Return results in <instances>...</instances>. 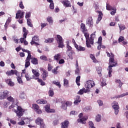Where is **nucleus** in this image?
<instances>
[{
	"mask_svg": "<svg viewBox=\"0 0 128 128\" xmlns=\"http://www.w3.org/2000/svg\"><path fill=\"white\" fill-rule=\"evenodd\" d=\"M107 54V56H108L110 58L109 59V66L108 68V76L110 78L112 76V68L114 66H116L117 64L116 62H114V55L111 52L110 54L108 52H106Z\"/></svg>",
	"mask_w": 128,
	"mask_h": 128,
	"instance_id": "nucleus-1",
	"label": "nucleus"
},
{
	"mask_svg": "<svg viewBox=\"0 0 128 128\" xmlns=\"http://www.w3.org/2000/svg\"><path fill=\"white\" fill-rule=\"evenodd\" d=\"M96 86V84L94 80H88V81H86V84H85L86 90L84 91V93L86 94V92H90V88L93 86Z\"/></svg>",
	"mask_w": 128,
	"mask_h": 128,
	"instance_id": "nucleus-2",
	"label": "nucleus"
},
{
	"mask_svg": "<svg viewBox=\"0 0 128 128\" xmlns=\"http://www.w3.org/2000/svg\"><path fill=\"white\" fill-rule=\"evenodd\" d=\"M57 44H58V48H64V41L62 40V37L60 35H56V37Z\"/></svg>",
	"mask_w": 128,
	"mask_h": 128,
	"instance_id": "nucleus-3",
	"label": "nucleus"
},
{
	"mask_svg": "<svg viewBox=\"0 0 128 128\" xmlns=\"http://www.w3.org/2000/svg\"><path fill=\"white\" fill-rule=\"evenodd\" d=\"M14 111L16 112L17 116H18V118H20L24 116L25 110L24 109H23L20 106H18L17 107V110L14 109Z\"/></svg>",
	"mask_w": 128,
	"mask_h": 128,
	"instance_id": "nucleus-4",
	"label": "nucleus"
},
{
	"mask_svg": "<svg viewBox=\"0 0 128 128\" xmlns=\"http://www.w3.org/2000/svg\"><path fill=\"white\" fill-rule=\"evenodd\" d=\"M8 94L10 92L6 90H4L3 92H0V100H2L6 98L8 96Z\"/></svg>",
	"mask_w": 128,
	"mask_h": 128,
	"instance_id": "nucleus-5",
	"label": "nucleus"
},
{
	"mask_svg": "<svg viewBox=\"0 0 128 128\" xmlns=\"http://www.w3.org/2000/svg\"><path fill=\"white\" fill-rule=\"evenodd\" d=\"M32 72L34 74L33 76H32V78L33 80H38V76H40V72H38L36 70L32 69Z\"/></svg>",
	"mask_w": 128,
	"mask_h": 128,
	"instance_id": "nucleus-6",
	"label": "nucleus"
},
{
	"mask_svg": "<svg viewBox=\"0 0 128 128\" xmlns=\"http://www.w3.org/2000/svg\"><path fill=\"white\" fill-rule=\"evenodd\" d=\"M86 25L90 26V28H92L94 26V20L92 17H88L86 20Z\"/></svg>",
	"mask_w": 128,
	"mask_h": 128,
	"instance_id": "nucleus-7",
	"label": "nucleus"
},
{
	"mask_svg": "<svg viewBox=\"0 0 128 128\" xmlns=\"http://www.w3.org/2000/svg\"><path fill=\"white\" fill-rule=\"evenodd\" d=\"M60 2H62L63 6L66 8H70L72 6L70 2L68 0H60Z\"/></svg>",
	"mask_w": 128,
	"mask_h": 128,
	"instance_id": "nucleus-8",
	"label": "nucleus"
},
{
	"mask_svg": "<svg viewBox=\"0 0 128 128\" xmlns=\"http://www.w3.org/2000/svg\"><path fill=\"white\" fill-rule=\"evenodd\" d=\"M38 42V36H34V38H32V41L30 42L32 46V44H36V46H40L38 42Z\"/></svg>",
	"mask_w": 128,
	"mask_h": 128,
	"instance_id": "nucleus-9",
	"label": "nucleus"
},
{
	"mask_svg": "<svg viewBox=\"0 0 128 128\" xmlns=\"http://www.w3.org/2000/svg\"><path fill=\"white\" fill-rule=\"evenodd\" d=\"M66 48H68L66 50V54H68V56L70 58V56H72V48L70 46V44H66Z\"/></svg>",
	"mask_w": 128,
	"mask_h": 128,
	"instance_id": "nucleus-10",
	"label": "nucleus"
},
{
	"mask_svg": "<svg viewBox=\"0 0 128 128\" xmlns=\"http://www.w3.org/2000/svg\"><path fill=\"white\" fill-rule=\"evenodd\" d=\"M18 72L16 70H10V71L6 72V74L8 76H14V74H16V76H18Z\"/></svg>",
	"mask_w": 128,
	"mask_h": 128,
	"instance_id": "nucleus-11",
	"label": "nucleus"
},
{
	"mask_svg": "<svg viewBox=\"0 0 128 128\" xmlns=\"http://www.w3.org/2000/svg\"><path fill=\"white\" fill-rule=\"evenodd\" d=\"M70 122L68 120H65L61 123V128H68Z\"/></svg>",
	"mask_w": 128,
	"mask_h": 128,
	"instance_id": "nucleus-12",
	"label": "nucleus"
},
{
	"mask_svg": "<svg viewBox=\"0 0 128 128\" xmlns=\"http://www.w3.org/2000/svg\"><path fill=\"white\" fill-rule=\"evenodd\" d=\"M24 16V12H22L20 10H18L16 14V18H23Z\"/></svg>",
	"mask_w": 128,
	"mask_h": 128,
	"instance_id": "nucleus-13",
	"label": "nucleus"
},
{
	"mask_svg": "<svg viewBox=\"0 0 128 128\" xmlns=\"http://www.w3.org/2000/svg\"><path fill=\"white\" fill-rule=\"evenodd\" d=\"M45 110L46 112H56V110L50 109V104L45 106Z\"/></svg>",
	"mask_w": 128,
	"mask_h": 128,
	"instance_id": "nucleus-14",
	"label": "nucleus"
},
{
	"mask_svg": "<svg viewBox=\"0 0 128 128\" xmlns=\"http://www.w3.org/2000/svg\"><path fill=\"white\" fill-rule=\"evenodd\" d=\"M96 32H94L93 34L90 35V38H88V42L91 44H94V38L96 36Z\"/></svg>",
	"mask_w": 128,
	"mask_h": 128,
	"instance_id": "nucleus-15",
	"label": "nucleus"
},
{
	"mask_svg": "<svg viewBox=\"0 0 128 128\" xmlns=\"http://www.w3.org/2000/svg\"><path fill=\"white\" fill-rule=\"evenodd\" d=\"M82 102V100L80 99V96H76L74 98V104H78L80 102Z\"/></svg>",
	"mask_w": 128,
	"mask_h": 128,
	"instance_id": "nucleus-16",
	"label": "nucleus"
},
{
	"mask_svg": "<svg viewBox=\"0 0 128 128\" xmlns=\"http://www.w3.org/2000/svg\"><path fill=\"white\" fill-rule=\"evenodd\" d=\"M5 82L9 86H14V83L12 80V79H6Z\"/></svg>",
	"mask_w": 128,
	"mask_h": 128,
	"instance_id": "nucleus-17",
	"label": "nucleus"
},
{
	"mask_svg": "<svg viewBox=\"0 0 128 128\" xmlns=\"http://www.w3.org/2000/svg\"><path fill=\"white\" fill-rule=\"evenodd\" d=\"M42 78L44 80H46V78L48 76V71H46L45 72H44L42 73Z\"/></svg>",
	"mask_w": 128,
	"mask_h": 128,
	"instance_id": "nucleus-18",
	"label": "nucleus"
},
{
	"mask_svg": "<svg viewBox=\"0 0 128 128\" xmlns=\"http://www.w3.org/2000/svg\"><path fill=\"white\" fill-rule=\"evenodd\" d=\"M75 48L77 50L78 52H84V50H86V48L82 47L80 46L76 45Z\"/></svg>",
	"mask_w": 128,
	"mask_h": 128,
	"instance_id": "nucleus-19",
	"label": "nucleus"
},
{
	"mask_svg": "<svg viewBox=\"0 0 128 128\" xmlns=\"http://www.w3.org/2000/svg\"><path fill=\"white\" fill-rule=\"evenodd\" d=\"M118 42H122L123 44H128V42L124 40V37L122 36H120L118 40Z\"/></svg>",
	"mask_w": 128,
	"mask_h": 128,
	"instance_id": "nucleus-20",
	"label": "nucleus"
},
{
	"mask_svg": "<svg viewBox=\"0 0 128 128\" xmlns=\"http://www.w3.org/2000/svg\"><path fill=\"white\" fill-rule=\"evenodd\" d=\"M112 108L114 110L115 114H118V112H120V110H120V106L118 105L113 106H112Z\"/></svg>",
	"mask_w": 128,
	"mask_h": 128,
	"instance_id": "nucleus-21",
	"label": "nucleus"
},
{
	"mask_svg": "<svg viewBox=\"0 0 128 128\" xmlns=\"http://www.w3.org/2000/svg\"><path fill=\"white\" fill-rule=\"evenodd\" d=\"M88 116H84L82 118L79 120V122H81V124H86V120H88Z\"/></svg>",
	"mask_w": 128,
	"mask_h": 128,
	"instance_id": "nucleus-22",
	"label": "nucleus"
},
{
	"mask_svg": "<svg viewBox=\"0 0 128 128\" xmlns=\"http://www.w3.org/2000/svg\"><path fill=\"white\" fill-rule=\"evenodd\" d=\"M37 104H48V101L46 100L40 99L36 100Z\"/></svg>",
	"mask_w": 128,
	"mask_h": 128,
	"instance_id": "nucleus-23",
	"label": "nucleus"
},
{
	"mask_svg": "<svg viewBox=\"0 0 128 128\" xmlns=\"http://www.w3.org/2000/svg\"><path fill=\"white\" fill-rule=\"evenodd\" d=\"M80 30L82 32H88V29L86 28V24L84 23H82L80 24Z\"/></svg>",
	"mask_w": 128,
	"mask_h": 128,
	"instance_id": "nucleus-24",
	"label": "nucleus"
},
{
	"mask_svg": "<svg viewBox=\"0 0 128 128\" xmlns=\"http://www.w3.org/2000/svg\"><path fill=\"white\" fill-rule=\"evenodd\" d=\"M43 122L44 119L40 117L38 118L35 120V122L36 124H42Z\"/></svg>",
	"mask_w": 128,
	"mask_h": 128,
	"instance_id": "nucleus-25",
	"label": "nucleus"
},
{
	"mask_svg": "<svg viewBox=\"0 0 128 128\" xmlns=\"http://www.w3.org/2000/svg\"><path fill=\"white\" fill-rule=\"evenodd\" d=\"M61 58H62V56L60 55V54H56L54 56V60H56L57 62L60 60Z\"/></svg>",
	"mask_w": 128,
	"mask_h": 128,
	"instance_id": "nucleus-26",
	"label": "nucleus"
},
{
	"mask_svg": "<svg viewBox=\"0 0 128 128\" xmlns=\"http://www.w3.org/2000/svg\"><path fill=\"white\" fill-rule=\"evenodd\" d=\"M16 76V79L18 84H24V82H22V76H18H18Z\"/></svg>",
	"mask_w": 128,
	"mask_h": 128,
	"instance_id": "nucleus-27",
	"label": "nucleus"
},
{
	"mask_svg": "<svg viewBox=\"0 0 128 128\" xmlns=\"http://www.w3.org/2000/svg\"><path fill=\"white\" fill-rule=\"evenodd\" d=\"M31 62L33 64H38V58H32Z\"/></svg>",
	"mask_w": 128,
	"mask_h": 128,
	"instance_id": "nucleus-28",
	"label": "nucleus"
},
{
	"mask_svg": "<svg viewBox=\"0 0 128 128\" xmlns=\"http://www.w3.org/2000/svg\"><path fill=\"white\" fill-rule=\"evenodd\" d=\"M23 32H24L23 34L24 38H26V36H28V32L25 27L23 28Z\"/></svg>",
	"mask_w": 128,
	"mask_h": 128,
	"instance_id": "nucleus-29",
	"label": "nucleus"
},
{
	"mask_svg": "<svg viewBox=\"0 0 128 128\" xmlns=\"http://www.w3.org/2000/svg\"><path fill=\"white\" fill-rule=\"evenodd\" d=\"M46 21L48 22H49V24H54V20H52V18L50 17V16H48L46 18Z\"/></svg>",
	"mask_w": 128,
	"mask_h": 128,
	"instance_id": "nucleus-30",
	"label": "nucleus"
},
{
	"mask_svg": "<svg viewBox=\"0 0 128 128\" xmlns=\"http://www.w3.org/2000/svg\"><path fill=\"white\" fill-rule=\"evenodd\" d=\"M52 84H55V86H56L58 87L59 88H62V85L60 84V83L59 81H53Z\"/></svg>",
	"mask_w": 128,
	"mask_h": 128,
	"instance_id": "nucleus-31",
	"label": "nucleus"
},
{
	"mask_svg": "<svg viewBox=\"0 0 128 128\" xmlns=\"http://www.w3.org/2000/svg\"><path fill=\"white\" fill-rule=\"evenodd\" d=\"M80 76H78L76 78V82L77 86H80Z\"/></svg>",
	"mask_w": 128,
	"mask_h": 128,
	"instance_id": "nucleus-32",
	"label": "nucleus"
},
{
	"mask_svg": "<svg viewBox=\"0 0 128 128\" xmlns=\"http://www.w3.org/2000/svg\"><path fill=\"white\" fill-rule=\"evenodd\" d=\"M98 12L99 14L98 15V22H100V20H102V12L100 11H98Z\"/></svg>",
	"mask_w": 128,
	"mask_h": 128,
	"instance_id": "nucleus-33",
	"label": "nucleus"
},
{
	"mask_svg": "<svg viewBox=\"0 0 128 128\" xmlns=\"http://www.w3.org/2000/svg\"><path fill=\"white\" fill-rule=\"evenodd\" d=\"M96 122H100V120H102V115H100V114H98V115L96 116Z\"/></svg>",
	"mask_w": 128,
	"mask_h": 128,
	"instance_id": "nucleus-34",
	"label": "nucleus"
},
{
	"mask_svg": "<svg viewBox=\"0 0 128 128\" xmlns=\"http://www.w3.org/2000/svg\"><path fill=\"white\" fill-rule=\"evenodd\" d=\"M48 94L49 96L52 97L54 96V92L53 90H49L48 92Z\"/></svg>",
	"mask_w": 128,
	"mask_h": 128,
	"instance_id": "nucleus-35",
	"label": "nucleus"
},
{
	"mask_svg": "<svg viewBox=\"0 0 128 128\" xmlns=\"http://www.w3.org/2000/svg\"><path fill=\"white\" fill-rule=\"evenodd\" d=\"M37 80H38V82L40 83V86H46V82H43L42 80L38 78V79H37Z\"/></svg>",
	"mask_w": 128,
	"mask_h": 128,
	"instance_id": "nucleus-36",
	"label": "nucleus"
},
{
	"mask_svg": "<svg viewBox=\"0 0 128 128\" xmlns=\"http://www.w3.org/2000/svg\"><path fill=\"white\" fill-rule=\"evenodd\" d=\"M54 40V38H48L47 40H45V42L48 43V42H53Z\"/></svg>",
	"mask_w": 128,
	"mask_h": 128,
	"instance_id": "nucleus-37",
	"label": "nucleus"
},
{
	"mask_svg": "<svg viewBox=\"0 0 128 128\" xmlns=\"http://www.w3.org/2000/svg\"><path fill=\"white\" fill-rule=\"evenodd\" d=\"M25 78L28 82L30 80H33L32 77H30V75L28 74V73H26L25 74Z\"/></svg>",
	"mask_w": 128,
	"mask_h": 128,
	"instance_id": "nucleus-38",
	"label": "nucleus"
},
{
	"mask_svg": "<svg viewBox=\"0 0 128 128\" xmlns=\"http://www.w3.org/2000/svg\"><path fill=\"white\" fill-rule=\"evenodd\" d=\"M32 108L36 110H38L40 109V106H38V105L36 104H32Z\"/></svg>",
	"mask_w": 128,
	"mask_h": 128,
	"instance_id": "nucleus-39",
	"label": "nucleus"
},
{
	"mask_svg": "<svg viewBox=\"0 0 128 128\" xmlns=\"http://www.w3.org/2000/svg\"><path fill=\"white\" fill-rule=\"evenodd\" d=\"M58 66H56V68H54V70H52V72L54 74H58Z\"/></svg>",
	"mask_w": 128,
	"mask_h": 128,
	"instance_id": "nucleus-40",
	"label": "nucleus"
},
{
	"mask_svg": "<svg viewBox=\"0 0 128 128\" xmlns=\"http://www.w3.org/2000/svg\"><path fill=\"white\" fill-rule=\"evenodd\" d=\"M128 96V92L125 94H122L121 95L116 96V98H124V96Z\"/></svg>",
	"mask_w": 128,
	"mask_h": 128,
	"instance_id": "nucleus-41",
	"label": "nucleus"
},
{
	"mask_svg": "<svg viewBox=\"0 0 128 128\" xmlns=\"http://www.w3.org/2000/svg\"><path fill=\"white\" fill-rule=\"evenodd\" d=\"M83 34H84V36L86 38V40H88V38H90V34L88 33V32H83Z\"/></svg>",
	"mask_w": 128,
	"mask_h": 128,
	"instance_id": "nucleus-42",
	"label": "nucleus"
},
{
	"mask_svg": "<svg viewBox=\"0 0 128 128\" xmlns=\"http://www.w3.org/2000/svg\"><path fill=\"white\" fill-rule=\"evenodd\" d=\"M86 88H83L82 89H80L79 92H78V94H84V92L85 90H86Z\"/></svg>",
	"mask_w": 128,
	"mask_h": 128,
	"instance_id": "nucleus-43",
	"label": "nucleus"
},
{
	"mask_svg": "<svg viewBox=\"0 0 128 128\" xmlns=\"http://www.w3.org/2000/svg\"><path fill=\"white\" fill-rule=\"evenodd\" d=\"M96 72H97L98 74H99L100 76H102V68L97 67L96 68Z\"/></svg>",
	"mask_w": 128,
	"mask_h": 128,
	"instance_id": "nucleus-44",
	"label": "nucleus"
},
{
	"mask_svg": "<svg viewBox=\"0 0 128 128\" xmlns=\"http://www.w3.org/2000/svg\"><path fill=\"white\" fill-rule=\"evenodd\" d=\"M64 86H66V88H67V86H68V80L64 78Z\"/></svg>",
	"mask_w": 128,
	"mask_h": 128,
	"instance_id": "nucleus-45",
	"label": "nucleus"
},
{
	"mask_svg": "<svg viewBox=\"0 0 128 128\" xmlns=\"http://www.w3.org/2000/svg\"><path fill=\"white\" fill-rule=\"evenodd\" d=\"M22 120H24L25 124H30V119H28V118H22Z\"/></svg>",
	"mask_w": 128,
	"mask_h": 128,
	"instance_id": "nucleus-46",
	"label": "nucleus"
},
{
	"mask_svg": "<svg viewBox=\"0 0 128 128\" xmlns=\"http://www.w3.org/2000/svg\"><path fill=\"white\" fill-rule=\"evenodd\" d=\"M106 8L107 10H114V8L110 6L108 4H106Z\"/></svg>",
	"mask_w": 128,
	"mask_h": 128,
	"instance_id": "nucleus-47",
	"label": "nucleus"
},
{
	"mask_svg": "<svg viewBox=\"0 0 128 128\" xmlns=\"http://www.w3.org/2000/svg\"><path fill=\"white\" fill-rule=\"evenodd\" d=\"M27 24H28V26H30V28H32L34 25L30 22V19H27Z\"/></svg>",
	"mask_w": 128,
	"mask_h": 128,
	"instance_id": "nucleus-48",
	"label": "nucleus"
},
{
	"mask_svg": "<svg viewBox=\"0 0 128 128\" xmlns=\"http://www.w3.org/2000/svg\"><path fill=\"white\" fill-rule=\"evenodd\" d=\"M75 74L76 76H80V71L79 68H76L75 70Z\"/></svg>",
	"mask_w": 128,
	"mask_h": 128,
	"instance_id": "nucleus-49",
	"label": "nucleus"
},
{
	"mask_svg": "<svg viewBox=\"0 0 128 128\" xmlns=\"http://www.w3.org/2000/svg\"><path fill=\"white\" fill-rule=\"evenodd\" d=\"M18 124L19 126H24L26 124V122L24 120L22 119V120L18 122Z\"/></svg>",
	"mask_w": 128,
	"mask_h": 128,
	"instance_id": "nucleus-50",
	"label": "nucleus"
},
{
	"mask_svg": "<svg viewBox=\"0 0 128 128\" xmlns=\"http://www.w3.org/2000/svg\"><path fill=\"white\" fill-rule=\"evenodd\" d=\"M52 64H48V72H52Z\"/></svg>",
	"mask_w": 128,
	"mask_h": 128,
	"instance_id": "nucleus-51",
	"label": "nucleus"
},
{
	"mask_svg": "<svg viewBox=\"0 0 128 128\" xmlns=\"http://www.w3.org/2000/svg\"><path fill=\"white\" fill-rule=\"evenodd\" d=\"M20 98H26V94H24V92H22V93H20Z\"/></svg>",
	"mask_w": 128,
	"mask_h": 128,
	"instance_id": "nucleus-52",
	"label": "nucleus"
},
{
	"mask_svg": "<svg viewBox=\"0 0 128 128\" xmlns=\"http://www.w3.org/2000/svg\"><path fill=\"white\" fill-rule=\"evenodd\" d=\"M59 123L58 119H56L53 121V125L58 126V124Z\"/></svg>",
	"mask_w": 128,
	"mask_h": 128,
	"instance_id": "nucleus-53",
	"label": "nucleus"
},
{
	"mask_svg": "<svg viewBox=\"0 0 128 128\" xmlns=\"http://www.w3.org/2000/svg\"><path fill=\"white\" fill-rule=\"evenodd\" d=\"M102 36H100L98 39V44H102Z\"/></svg>",
	"mask_w": 128,
	"mask_h": 128,
	"instance_id": "nucleus-54",
	"label": "nucleus"
},
{
	"mask_svg": "<svg viewBox=\"0 0 128 128\" xmlns=\"http://www.w3.org/2000/svg\"><path fill=\"white\" fill-rule=\"evenodd\" d=\"M19 6L20 8H22V10H24V4H22V2H20Z\"/></svg>",
	"mask_w": 128,
	"mask_h": 128,
	"instance_id": "nucleus-55",
	"label": "nucleus"
},
{
	"mask_svg": "<svg viewBox=\"0 0 128 128\" xmlns=\"http://www.w3.org/2000/svg\"><path fill=\"white\" fill-rule=\"evenodd\" d=\"M30 66V61H26L25 68H28Z\"/></svg>",
	"mask_w": 128,
	"mask_h": 128,
	"instance_id": "nucleus-56",
	"label": "nucleus"
},
{
	"mask_svg": "<svg viewBox=\"0 0 128 128\" xmlns=\"http://www.w3.org/2000/svg\"><path fill=\"white\" fill-rule=\"evenodd\" d=\"M72 104V102L68 101L66 102V106H70Z\"/></svg>",
	"mask_w": 128,
	"mask_h": 128,
	"instance_id": "nucleus-57",
	"label": "nucleus"
},
{
	"mask_svg": "<svg viewBox=\"0 0 128 128\" xmlns=\"http://www.w3.org/2000/svg\"><path fill=\"white\" fill-rule=\"evenodd\" d=\"M30 18V12H26V18Z\"/></svg>",
	"mask_w": 128,
	"mask_h": 128,
	"instance_id": "nucleus-58",
	"label": "nucleus"
},
{
	"mask_svg": "<svg viewBox=\"0 0 128 128\" xmlns=\"http://www.w3.org/2000/svg\"><path fill=\"white\" fill-rule=\"evenodd\" d=\"M86 46L87 48H92V46L90 45V43L88 42V40H86Z\"/></svg>",
	"mask_w": 128,
	"mask_h": 128,
	"instance_id": "nucleus-59",
	"label": "nucleus"
},
{
	"mask_svg": "<svg viewBox=\"0 0 128 128\" xmlns=\"http://www.w3.org/2000/svg\"><path fill=\"white\" fill-rule=\"evenodd\" d=\"M40 58L43 60H48V58L46 56H42L40 57Z\"/></svg>",
	"mask_w": 128,
	"mask_h": 128,
	"instance_id": "nucleus-60",
	"label": "nucleus"
},
{
	"mask_svg": "<svg viewBox=\"0 0 128 128\" xmlns=\"http://www.w3.org/2000/svg\"><path fill=\"white\" fill-rule=\"evenodd\" d=\"M119 28H120V30H126V27L124 26H118Z\"/></svg>",
	"mask_w": 128,
	"mask_h": 128,
	"instance_id": "nucleus-61",
	"label": "nucleus"
},
{
	"mask_svg": "<svg viewBox=\"0 0 128 128\" xmlns=\"http://www.w3.org/2000/svg\"><path fill=\"white\" fill-rule=\"evenodd\" d=\"M66 104H62L61 106V108H63V110H66Z\"/></svg>",
	"mask_w": 128,
	"mask_h": 128,
	"instance_id": "nucleus-62",
	"label": "nucleus"
},
{
	"mask_svg": "<svg viewBox=\"0 0 128 128\" xmlns=\"http://www.w3.org/2000/svg\"><path fill=\"white\" fill-rule=\"evenodd\" d=\"M7 100L9 102H14V98L12 97V96H10L9 97L7 98Z\"/></svg>",
	"mask_w": 128,
	"mask_h": 128,
	"instance_id": "nucleus-63",
	"label": "nucleus"
},
{
	"mask_svg": "<svg viewBox=\"0 0 128 128\" xmlns=\"http://www.w3.org/2000/svg\"><path fill=\"white\" fill-rule=\"evenodd\" d=\"M40 125V128H44L46 126V124H44V122H43L39 124Z\"/></svg>",
	"mask_w": 128,
	"mask_h": 128,
	"instance_id": "nucleus-64",
	"label": "nucleus"
}]
</instances>
